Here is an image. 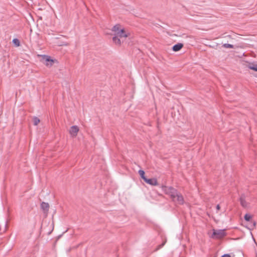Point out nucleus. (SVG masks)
Listing matches in <instances>:
<instances>
[{
    "mask_svg": "<svg viewBox=\"0 0 257 257\" xmlns=\"http://www.w3.org/2000/svg\"><path fill=\"white\" fill-rule=\"evenodd\" d=\"M111 30L113 35L112 38V42L115 45L118 46L121 45V39H125L131 35L130 32L119 24L113 26Z\"/></svg>",
    "mask_w": 257,
    "mask_h": 257,
    "instance_id": "f257e3e1",
    "label": "nucleus"
},
{
    "mask_svg": "<svg viewBox=\"0 0 257 257\" xmlns=\"http://www.w3.org/2000/svg\"><path fill=\"white\" fill-rule=\"evenodd\" d=\"M38 56L41 58V62L47 67H51L54 63L58 62L57 60L52 59L48 55H38Z\"/></svg>",
    "mask_w": 257,
    "mask_h": 257,
    "instance_id": "f03ea898",
    "label": "nucleus"
},
{
    "mask_svg": "<svg viewBox=\"0 0 257 257\" xmlns=\"http://www.w3.org/2000/svg\"><path fill=\"white\" fill-rule=\"evenodd\" d=\"M162 189L166 194L170 195L171 198L174 197V194H175L176 190L173 188L171 187L162 186Z\"/></svg>",
    "mask_w": 257,
    "mask_h": 257,
    "instance_id": "7ed1b4c3",
    "label": "nucleus"
},
{
    "mask_svg": "<svg viewBox=\"0 0 257 257\" xmlns=\"http://www.w3.org/2000/svg\"><path fill=\"white\" fill-rule=\"evenodd\" d=\"M171 198L173 201L179 204H183L184 202L183 196L181 194L177 193V191L174 194V197Z\"/></svg>",
    "mask_w": 257,
    "mask_h": 257,
    "instance_id": "20e7f679",
    "label": "nucleus"
},
{
    "mask_svg": "<svg viewBox=\"0 0 257 257\" xmlns=\"http://www.w3.org/2000/svg\"><path fill=\"white\" fill-rule=\"evenodd\" d=\"M243 65L248 69L257 72V63L254 62H250L248 61H244Z\"/></svg>",
    "mask_w": 257,
    "mask_h": 257,
    "instance_id": "39448f33",
    "label": "nucleus"
},
{
    "mask_svg": "<svg viewBox=\"0 0 257 257\" xmlns=\"http://www.w3.org/2000/svg\"><path fill=\"white\" fill-rule=\"evenodd\" d=\"M212 237L216 238H221L226 235L224 230H213Z\"/></svg>",
    "mask_w": 257,
    "mask_h": 257,
    "instance_id": "423d86ee",
    "label": "nucleus"
},
{
    "mask_svg": "<svg viewBox=\"0 0 257 257\" xmlns=\"http://www.w3.org/2000/svg\"><path fill=\"white\" fill-rule=\"evenodd\" d=\"M79 131V128L77 125H73L70 128L69 133L71 137H76Z\"/></svg>",
    "mask_w": 257,
    "mask_h": 257,
    "instance_id": "0eeeda50",
    "label": "nucleus"
},
{
    "mask_svg": "<svg viewBox=\"0 0 257 257\" xmlns=\"http://www.w3.org/2000/svg\"><path fill=\"white\" fill-rule=\"evenodd\" d=\"M147 183L152 185V186H157L158 185V182L156 178H151V179H146L145 181Z\"/></svg>",
    "mask_w": 257,
    "mask_h": 257,
    "instance_id": "6e6552de",
    "label": "nucleus"
},
{
    "mask_svg": "<svg viewBox=\"0 0 257 257\" xmlns=\"http://www.w3.org/2000/svg\"><path fill=\"white\" fill-rule=\"evenodd\" d=\"M183 47V44L182 43H178L176 45H175L173 48L172 49L174 51L177 52L179 50H180Z\"/></svg>",
    "mask_w": 257,
    "mask_h": 257,
    "instance_id": "1a4fd4ad",
    "label": "nucleus"
},
{
    "mask_svg": "<svg viewBox=\"0 0 257 257\" xmlns=\"http://www.w3.org/2000/svg\"><path fill=\"white\" fill-rule=\"evenodd\" d=\"M41 208L44 211H47L49 208V205L48 203L42 202L41 205Z\"/></svg>",
    "mask_w": 257,
    "mask_h": 257,
    "instance_id": "9d476101",
    "label": "nucleus"
},
{
    "mask_svg": "<svg viewBox=\"0 0 257 257\" xmlns=\"http://www.w3.org/2000/svg\"><path fill=\"white\" fill-rule=\"evenodd\" d=\"M240 204L241 206L244 208H247L248 207V203L243 198L240 199Z\"/></svg>",
    "mask_w": 257,
    "mask_h": 257,
    "instance_id": "9b49d317",
    "label": "nucleus"
},
{
    "mask_svg": "<svg viewBox=\"0 0 257 257\" xmlns=\"http://www.w3.org/2000/svg\"><path fill=\"white\" fill-rule=\"evenodd\" d=\"M139 173L140 175L141 176V177H142V178L144 181H145V180H146L147 178L145 176V172L143 170H140L139 171Z\"/></svg>",
    "mask_w": 257,
    "mask_h": 257,
    "instance_id": "f8f14e48",
    "label": "nucleus"
},
{
    "mask_svg": "<svg viewBox=\"0 0 257 257\" xmlns=\"http://www.w3.org/2000/svg\"><path fill=\"white\" fill-rule=\"evenodd\" d=\"M33 123L35 125H38L39 122H40V120L39 119V118H38V117H34L33 118Z\"/></svg>",
    "mask_w": 257,
    "mask_h": 257,
    "instance_id": "ddd939ff",
    "label": "nucleus"
},
{
    "mask_svg": "<svg viewBox=\"0 0 257 257\" xmlns=\"http://www.w3.org/2000/svg\"><path fill=\"white\" fill-rule=\"evenodd\" d=\"M222 46L225 48H233V45L229 44H224Z\"/></svg>",
    "mask_w": 257,
    "mask_h": 257,
    "instance_id": "4468645a",
    "label": "nucleus"
},
{
    "mask_svg": "<svg viewBox=\"0 0 257 257\" xmlns=\"http://www.w3.org/2000/svg\"><path fill=\"white\" fill-rule=\"evenodd\" d=\"M13 42L14 43V44L16 46H20V42H19V40L18 39H13Z\"/></svg>",
    "mask_w": 257,
    "mask_h": 257,
    "instance_id": "2eb2a0df",
    "label": "nucleus"
},
{
    "mask_svg": "<svg viewBox=\"0 0 257 257\" xmlns=\"http://www.w3.org/2000/svg\"><path fill=\"white\" fill-rule=\"evenodd\" d=\"M252 218V216L250 215L249 214H246L244 215V219L246 221H249V220Z\"/></svg>",
    "mask_w": 257,
    "mask_h": 257,
    "instance_id": "dca6fc26",
    "label": "nucleus"
},
{
    "mask_svg": "<svg viewBox=\"0 0 257 257\" xmlns=\"http://www.w3.org/2000/svg\"><path fill=\"white\" fill-rule=\"evenodd\" d=\"M221 257H231L230 255L228 254H225L221 256Z\"/></svg>",
    "mask_w": 257,
    "mask_h": 257,
    "instance_id": "f3484780",
    "label": "nucleus"
},
{
    "mask_svg": "<svg viewBox=\"0 0 257 257\" xmlns=\"http://www.w3.org/2000/svg\"><path fill=\"white\" fill-rule=\"evenodd\" d=\"M216 209L219 211L220 209V205H217L216 206Z\"/></svg>",
    "mask_w": 257,
    "mask_h": 257,
    "instance_id": "a211bd4d",
    "label": "nucleus"
},
{
    "mask_svg": "<svg viewBox=\"0 0 257 257\" xmlns=\"http://www.w3.org/2000/svg\"><path fill=\"white\" fill-rule=\"evenodd\" d=\"M255 225H256V223L255 222H253V227H254L255 226Z\"/></svg>",
    "mask_w": 257,
    "mask_h": 257,
    "instance_id": "6ab92c4d",
    "label": "nucleus"
},
{
    "mask_svg": "<svg viewBox=\"0 0 257 257\" xmlns=\"http://www.w3.org/2000/svg\"><path fill=\"white\" fill-rule=\"evenodd\" d=\"M64 45L67 46V45H68V44H64Z\"/></svg>",
    "mask_w": 257,
    "mask_h": 257,
    "instance_id": "aec40b11",
    "label": "nucleus"
}]
</instances>
